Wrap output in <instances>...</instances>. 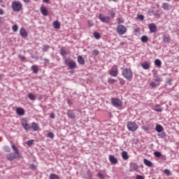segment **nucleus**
Here are the masks:
<instances>
[{"instance_id": "obj_41", "label": "nucleus", "mask_w": 179, "mask_h": 179, "mask_svg": "<svg viewBox=\"0 0 179 179\" xmlns=\"http://www.w3.org/2000/svg\"><path fill=\"white\" fill-rule=\"evenodd\" d=\"M164 174H166V176H170V174H171V171H170V170H169V169H165V170L164 171Z\"/></svg>"}, {"instance_id": "obj_23", "label": "nucleus", "mask_w": 179, "mask_h": 179, "mask_svg": "<svg viewBox=\"0 0 179 179\" xmlns=\"http://www.w3.org/2000/svg\"><path fill=\"white\" fill-rule=\"evenodd\" d=\"M31 69H32L33 73H38V66L33 65L31 66Z\"/></svg>"}, {"instance_id": "obj_38", "label": "nucleus", "mask_w": 179, "mask_h": 179, "mask_svg": "<svg viewBox=\"0 0 179 179\" xmlns=\"http://www.w3.org/2000/svg\"><path fill=\"white\" fill-rule=\"evenodd\" d=\"M164 41L165 43H169V41H170V38L168 36L164 35Z\"/></svg>"}, {"instance_id": "obj_49", "label": "nucleus", "mask_w": 179, "mask_h": 179, "mask_svg": "<svg viewBox=\"0 0 179 179\" xmlns=\"http://www.w3.org/2000/svg\"><path fill=\"white\" fill-rule=\"evenodd\" d=\"M98 177H99V178H100V179H105L104 176L103 175V173H98Z\"/></svg>"}, {"instance_id": "obj_21", "label": "nucleus", "mask_w": 179, "mask_h": 179, "mask_svg": "<svg viewBox=\"0 0 179 179\" xmlns=\"http://www.w3.org/2000/svg\"><path fill=\"white\" fill-rule=\"evenodd\" d=\"M141 66L143 69H149L150 68V64L148 62H144L141 64Z\"/></svg>"}, {"instance_id": "obj_19", "label": "nucleus", "mask_w": 179, "mask_h": 179, "mask_svg": "<svg viewBox=\"0 0 179 179\" xmlns=\"http://www.w3.org/2000/svg\"><path fill=\"white\" fill-rule=\"evenodd\" d=\"M77 61L80 65H85V59L82 56H78Z\"/></svg>"}, {"instance_id": "obj_52", "label": "nucleus", "mask_w": 179, "mask_h": 179, "mask_svg": "<svg viewBox=\"0 0 179 179\" xmlns=\"http://www.w3.org/2000/svg\"><path fill=\"white\" fill-rule=\"evenodd\" d=\"M50 118H52V120H54V118H55V114H54V113H50Z\"/></svg>"}, {"instance_id": "obj_46", "label": "nucleus", "mask_w": 179, "mask_h": 179, "mask_svg": "<svg viewBox=\"0 0 179 179\" xmlns=\"http://www.w3.org/2000/svg\"><path fill=\"white\" fill-rule=\"evenodd\" d=\"M109 15L111 16V17L114 18L115 17V13L113 10L109 11Z\"/></svg>"}, {"instance_id": "obj_7", "label": "nucleus", "mask_w": 179, "mask_h": 179, "mask_svg": "<svg viewBox=\"0 0 179 179\" xmlns=\"http://www.w3.org/2000/svg\"><path fill=\"white\" fill-rule=\"evenodd\" d=\"M65 64L69 66V69H75V68H76V63L72 59H66Z\"/></svg>"}, {"instance_id": "obj_4", "label": "nucleus", "mask_w": 179, "mask_h": 179, "mask_svg": "<svg viewBox=\"0 0 179 179\" xmlns=\"http://www.w3.org/2000/svg\"><path fill=\"white\" fill-rule=\"evenodd\" d=\"M127 127V129L131 131V132H135V131L138 129V124H136L134 122H128Z\"/></svg>"}, {"instance_id": "obj_59", "label": "nucleus", "mask_w": 179, "mask_h": 179, "mask_svg": "<svg viewBox=\"0 0 179 179\" xmlns=\"http://www.w3.org/2000/svg\"><path fill=\"white\" fill-rule=\"evenodd\" d=\"M0 15H3V9L0 8Z\"/></svg>"}, {"instance_id": "obj_54", "label": "nucleus", "mask_w": 179, "mask_h": 179, "mask_svg": "<svg viewBox=\"0 0 179 179\" xmlns=\"http://www.w3.org/2000/svg\"><path fill=\"white\" fill-rule=\"evenodd\" d=\"M117 22H118L119 24H120V23H124V20H122V19H121V18H119V19L117 20Z\"/></svg>"}, {"instance_id": "obj_27", "label": "nucleus", "mask_w": 179, "mask_h": 179, "mask_svg": "<svg viewBox=\"0 0 179 179\" xmlns=\"http://www.w3.org/2000/svg\"><path fill=\"white\" fill-rule=\"evenodd\" d=\"M162 8L164 10H170V5L167 3H162Z\"/></svg>"}, {"instance_id": "obj_34", "label": "nucleus", "mask_w": 179, "mask_h": 179, "mask_svg": "<svg viewBox=\"0 0 179 179\" xmlns=\"http://www.w3.org/2000/svg\"><path fill=\"white\" fill-rule=\"evenodd\" d=\"M49 50H50V45H43L42 51H44V52H47V51H48Z\"/></svg>"}, {"instance_id": "obj_25", "label": "nucleus", "mask_w": 179, "mask_h": 179, "mask_svg": "<svg viewBox=\"0 0 179 179\" xmlns=\"http://www.w3.org/2000/svg\"><path fill=\"white\" fill-rule=\"evenodd\" d=\"M52 24L55 29H58L59 27H61V23H59V21L58 20L54 21Z\"/></svg>"}, {"instance_id": "obj_47", "label": "nucleus", "mask_w": 179, "mask_h": 179, "mask_svg": "<svg viewBox=\"0 0 179 179\" xmlns=\"http://www.w3.org/2000/svg\"><path fill=\"white\" fill-rule=\"evenodd\" d=\"M3 150H4L5 152H7L8 153H9V152H10V148H9V146H5V147L3 148Z\"/></svg>"}, {"instance_id": "obj_64", "label": "nucleus", "mask_w": 179, "mask_h": 179, "mask_svg": "<svg viewBox=\"0 0 179 179\" xmlns=\"http://www.w3.org/2000/svg\"><path fill=\"white\" fill-rule=\"evenodd\" d=\"M44 61L45 62H48V59H44Z\"/></svg>"}, {"instance_id": "obj_10", "label": "nucleus", "mask_w": 179, "mask_h": 179, "mask_svg": "<svg viewBox=\"0 0 179 179\" xmlns=\"http://www.w3.org/2000/svg\"><path fill=\"white\" fill-rule=\"evenodd\" d=\"M99 19L102 22V23H110V17L108 16H103L102 14H100L99 15Z\"/></svg>"}, {"instance_id": "obj_39", "label": "nucleus", "mask_w": 179, "mask_h": 179, "mask_svg": "<svg viewBox=\"0 0 179 179\" xmlns=\"http://www.w3.org/2000/svg\"><path fill=\"white\" fill-rule=\"evenodd\" d=\"M18 58H19V59H20V61H26V57H24L22 55H19Z\"/></svg>"}, {"instance_id": "obj_16", "label": "nucleus", "mask_w": 179, "mask_h": 179, "mask_svg": "<svg viewBox=\"0 0 179 179\" xmlns=\"http://www.w3.org/2000/svg\"><path fill=\"white\" fill-rule=\"evenodd\" d=\"M109 160L112 164H117L118 163V159L114 155H109Z\"/></svg>"}, {"instance_id": "obj_1", "label": "nucleus", "mask_w": 179, "mask_h": 179, "mask_svg": "<svg viewBox=\"0 0 179 179\" xmlns=\"http://www.w3.org/2000/svg\"><path fill=\"white\" fill-rule=\"evenodd\" d=\"M11 148H12L14 152L8 154L6 155V158L10 162H12V161L15 160V159H19V158L22 157V155H20V152H19V150L17 149V147H16V145L13 144L11 145Z\"/></svg>"}, {"instance_id": "obj_63", "label": "nucleus", "mask_w": 179, "mask_h": 179, "mask_svg": "<svg viewBox=\"0 0 179 179\" xmlns=\"http://www.w3.org/2000/svg\"><path fill=\"white\" fill-rule=\"evenodd\" d=\"M120 83H125V81L123 79H122L120 80Z\"/></svg>"}, {"instance_id": "obj_24", "label": "nucleus", "mask_w": 179, "mask_h": 179, "mask_svg": "<svg viewBox=\"0 0 179 179\" xmlns=\"http://www.w3.org/2000/svg\"><path fill=\"white\" fill-rule=\"evenodd\" d=\"M49 179H61L59 176L55 174V173H50L49 176Z\"/></svg>"}, {"instance_id": "obj_15", "label": "nucleus", "mask_w": 179, "mask_h": 179, "mask_svg": "<svg viewBox=\"0 0 179 179\" xmlns=\"http://www.w3.org/2000/svg\"><path fill=\"white\" fill-rule=\"evenodd\" d=\"M40 10H41V13H42L43 16H48V10H47V8L42 6L41 7Z\"/></svg>"}, {"instance_id": "obj_3", "label": "nucleus", "mask_w": 179, "mask_h": 179, "mask_svg": "<svg viewBox=\"0 0 179 179\" xmlns=\"http://www.w3.org/2000/svg\"><path fill=\"white\" fill-rule=\"evenodd\" d=\"M11 8L14 12H20L23 8V4L19 1H14L12 2Z\"/></svg>"}, {"instance_id": "obj_43", "label": "nucleus", "mask_w": 179, "mask_h": 179, "mask_svg": "<svg viewBox=\"0 0 179 179\" xmlns=\"http://www.w3.org/2000/svg\"><path fill=\"white\" fill-rule=\"evenodd\" d=\"M137 19L142 21L145 19V16H143V15H137Z\"/></svg>"}, {"instance_id": "obj_48", "label": "nucleus", "mask_w": 179, "mask_h": 179, "mask_svg": "<svg viewBox=\"0 0 179 179\" xmlns=\"http://www.w3.org/2000/svg\"><path fill=\"white\" fill-rule=\"evenodd\" d=\"M29 168H30L31 170H36V169H37V166H36L35 164H31L30 165Z\"/></svg>"}, {"instance_id": "obj_2", "label": "nucleus", "mask_w": 179, "mask_h": 179, "mask_svg": "<svg viewBox=\"0 0 179 179\" xmlns=\"http://www.w3.org/2000/svg\"><path fill=\"white\" fill-rule=\"evenodd\" d=\"M122 75L125 79H132L134 77V72L129 68H125L122 71Z\"/></svg>"}, {"instance_id": "obj_53", "label": "nucleus", "mask_w": 179, "mask_h": 179, "mask_svg": "<svg viewBox=\"0 0 179 179\" xmlns=\"http://www.w3.org/2000/svg\"><path fill=\"white\" fill-rule=\"evenodd\" d=\"M136 179H145V178H143V176H142L141 175H137L136 176Z\"/></svg>"}, {"instance_id": "obj_6", "label": "nucleus", "mask_w": 179, "mask_h": 179, "mask_svg": "<svg viewBox=\"0 0 179 179\" xmlns=\"http://www.w3.org/2000/svg\"><path fill=\"white\" fill-rule=\"evenodd\" d=\"M116 31L118 34L122 36L123 34H125V33H127V27L124 25L119 24L116 28Z\"/></svg>"}, {"instance_id": "obj_36", "label": "nucleus", "mask_w": 179, "mask_h": 179, "mask_svg": "<svg viewBox=\"0 0 179 179\" xmlns=\"http://www.w3.org/2000/svg\"><path fill=\"white\" fill-rule=\"evenodd\" d=\"M94 37L96 40H99V38L101 37V36L100 35V34L99 32H94Z\"/></svg>"}, {"instance_id": "obj_60", "label": "nucleus", "mask_w": 179, "mask_h": 179, "mask_svg": "<svg viewBox=\"0 0 179 179\" xmlns=\"http://www.w3.org/2000/svg\"><path fill=\"white\" fill-rule=\"evenodd\" d=\"M23 2H24L25 3H29V2H30V0H22Z\"/></svg>"}, {"instance_id": "obj_29", "label": "nucleus", "mask_w": 179, "mask_h": 179, "mask_svg": "<svg viewBox=\"0 0 179 179\" xmlns=\"http://www.w3.org/2000/svg\"><path fill=\"white\" fill-rule=\"evenodd\" d=\"M122 159H124V160H128V152H127L126 151H122Z\"/></svg>"}, {"instance_id": "obj_22", "label": "nucleus", "mask_w": 179, "mask_h": 179, "mask_svg": "<svg viewBox=\"0 0 179 179\" xmlns=\"http://www.w3.org/2000/svg\"><path fill=\"white\" fill-rule=\"evenodd\" d=\"M143 163L145 166H148V167H152L153 166L152 162L149 161L148 159H144Z\"/></svg>"}, {"instance_id": "obj_14", "label": "nucleus", "mask_w": 179, "mask_h": 179, "mask_svg": "<svg viewBox=\"0 0 179 179\" xmlns=\"http://www.w3.org/2000/svg\"><path fill=\"white\" fill-rule=\"evenodd\" d=\"M20 34L21 37H24V38H26L28 36L27 31H26V29L23 27H22L20 29Z\"/></svg>"}, {"instance_id": "obj_31", "label": "nucleus", "mask_w": 179, "mask_h": 179, "mask_svg": "<svg viewBox=\"0 0 179 179\" xmlns=\"http://www.w3.org/2000/svg\"><path fill=\"white\" fill-rule=\"evenodd\" d=\"M155 64L156 66H158V68H160V66H162V61H160L159 59H156L155 60Z\"/></svg>"}, {"instance_id": "obj_58", "label": "nucleus", "mask_w": 179, "mask_h": 179, "mask_svg": "<svg viewBox=\"0 0 179 179\" xmlns=\"http://www.w3.org/2000/svg\"><path fill=\"white\" fill-rule=\"evenodd\" d=\"M149 13H152V15H155V10H149L148 11Z\"/></svg>"}, {"instance_id": "obj_35", "label": "nucleus", "mask_w": 179, "mask_h": 179, "mask_svg": "<svg viewBox=\"0 0 179 179\" xmlns=\"http://www.w3.org/2000/svg\"><path fill=\"white\" fill-rule=\"evenodd\" d=\"M141 39L142 43H148V41L149 40V38L146 36H141Z\"/></svg>"}, {"instance_id": "obj_33", "label": "nucleus", "mask_w": 179, "mask_h": 179, "mask_svg": "<svg viewBox=\"0 0 179 179\" xmlns=\"http://www.w3.org/2000/svg\"><path fill=\"white\" fill-rule=\"evenodd\" d=\"M153 155H154V156H155V157H162L163 156V155L162 154V152H159V151H155V152H154Z\"/></svg>"}, {"instance_id": "obj_50", "label": "nucleus", "mask_w": 179, "mask_h": 179, "mask_svg": "<svg viewBox=\"0 0 179 179\" xmlns=\"http://www.w3.org/2000/svg\"><path fill=\"white\" fill-rule=\"evenodd\" d=\"M92 54L93 55H99V50H92Z\"/></svg>"}, {"instance_id": "obj_20", "label": "nucleus", "mask_w": 179, "mask_h": 179, "mask_svg": "<svg viewBox=\"0 0 179 179\" xmlns=\"http://www.w3.org/2000/svg\"><path fill=\"white\" fill-rule=\"evenodd\" d=\"M31 129H32L34 131H38V124L36 122H32L31 126Z\"/></svg>"}, {"instance_id": "obj_40", "label": "nucleus", "mask_w": 179, "mask_h": 179, "mask_svg": "<svg viewBox=\"0 0 179 179\" xmlns=\"http://www.w3.org/2000/svg\"><path fill=\"white\" fill-rule=\"evenodd\" d=\"M34 143V140H29L27 142L28 146H31Z\"/></svg>"}, {"instance_id": "obj_8", "label": "nucleus", "mask_w": 179, "mask_h": 179, "mask_svg": "<svg viewBox=\"0 0 179 179\" xmlns=\"http://www.w3.org/2000/svg\"><path fill=\"white\" fill-rule=\"evenodd\" d=\"M108 73L109 75H110V76H113V78H115L118 76V69H117V66L114 65L109 71Z\"/></svg>"}, {"instance_id": "obj_57", "label": "nucleus", "mask_w": 179, "mask_h": 179, "mask_svg": "<svg viewBox=\"0 0 179 179\" xmlns=\"http://www.w3.org/2000/svg\"><path fill=\"white\" fill-rule=\"evenodd\" d=\"M3 74L0 73V80H2L3 79Z\"/></svg>"}, {"instance_id": "obj_44", "label": "nucleus", "mask_w": 179, "mask_h": 179, "mask_svg": "<svg viewBox=\"0 0 179 179\" xmlns=\"http://www.w3.org/2000/svg\"><path fill=\"white\" fill-rule=\"evenodd\" d=\"M48 138H50V139H54V133L52 132H49L48 134Z\"/></svg>"}, {"instance_id": "obj_17", "label": "nucleus", "mask_w": 179, "mask_h": 179, "mask_svg": "<svg viewBox=\"0 0 179 179\" xmlns=\"http://www.w3.org/2000/svg\"><path fill=\"white\" fill-rule=\"evenodd\" d=\"M16 113L20 116L24 115V109H23L22 108H17Z\"/></svg>"}, {"instance_id": "obj_28", "label": "nucleus", "mask_w": 179, "mask_h": 179, "mask_svg": "<svg viewBox=\"0 0 179 179\" xmlns=\"http://www.w3.org/2000/svg\"><path fill=\"white\" fill-rule=\"evenodd\" d=\"M154 110L155 111H157V113H162V111H163V108H162L160 105H156Z\"/></svg>"}, {"instance_id": "obj_5", "label": "nucleus", "mask_w": 179, "mask_h": 179, "mask_svg": "<svg viewBox=\"0 0 179 179\" xmlns=\"http://www.w3.org/2000/svg\"><path fill=\"white\" fill-rule=\"evenodd\" d=\"M110 101L114 107L117 108L122 107V101L117 98H111Z\"/></svg>"}, {"instance_id": "obj_26", "label": "nucleus", "mask_w": 179, "mask_h": 179, "mask_svg": "<svg viewBox=\"0 0 179 179\" xmlns=\"http://www.w3.org/2000/svg\"><path fill=\"white\" fill-rule=\"evenodd\" d=\"M154 80L155 82H163V78H162L160 76L155 75L154 76Z\"/></svg>"}, {"instance_id": "obj_9", "label": "nucleus", "mask_w": 179, "mask_h": 179, "mask_svg": "<svg viewBox=\"0 0 179 179\" xmlns=\"http://www.w3.org/2000/svg\"><path fill=\"white\" fill-rule=\"evenodd\" d=\"M22 126L23 127L25 131H31V126L27 122V120L22 119L21 121Z\"/></svg>"}, {"instance_id": "obj_12", "label": "nucleus", "mask_w": 179, "mask_h": 179, "mask_svg": "<svg viewBox=\"0 0 179 179\" xmlns=\"http://www.w3.org/2000/svg\"><path fill=\"white\" fill-rule=\"evenodd\" d=\"M66 115L70 120H75V118H76V115H75L72 110H67Z\"/></svg>"}, {"instance_id": "obj_61", "label": "nucleus", "mask_w": 179, "mask_h": 179, "mask_svg": "<svg viewBox=\"0 0 179 179\" xmlns=\"http://www.w3.org/2000/svg\"><path fill=\"white\" fill-rule=\"evenodd\" d=\"M43 2H44V3H48V2H50V0H43Z\"/></svg>"}, {"instance_id": "obj_42", "label": "nucleus", "mask_w": 179, "mask_h": 179, "mask_svg": "<svg viewBox=\"0 0 179 179\" xmlns=\"http://www.w3.org/2000/svg\"><path fill=\"white\" fill-rule=\"evenodd\" d=\"M13 30L14 31H17V30H19V27L17 26V24H15L13 26Z\"/></svg>"}, {"instance_id": "obj_11", "label": "nucleus", "mask_w": 179, "mask_h": 179, "mask_svg": "<svg viewBox=\"0 0 179 179\" xmlns=\"http://www.w3.org/2000/svg\"><path fill=\"white\" fill-rule=\"evenodd\" d=\"M130 171H139V166L136 163H131L130 164Z\"/></svg>"}, {"instance_id": "obj_62", "label": "nucleus", "mask_w": 179, "mask_h": 179, "mask_svg": "<svg viewBox=\"0 0 179 179\" xmlns=\"http://www.w3.org/2000/svg\"><path fill=\"white\" fill-rule=\"evenodd\" d=\"M68 104L69 106H72V102L71 101V100H68Z\"/></svg>"}, {"instance_id": "obj_18", "label": "nucleus", "mask_w": 179, "mask_h": 179, "mask_svg": "<svg viewBox=\"0 0 179 179\" xmlns=\"http://www.w3.org/2000/svg\"><path fill=\"white\" fill-rule=\"evenodd\" d=\"M155 131L160 134V132H163V131H164V129L162 124H157L155 127Z\"/></svg>"}, {"instance_id": "obj_30", "label": "nucleus", "mask_w": 179, "mask_h": 179, "mask_svg": "<svg viewBox=\"0 0 179 179\" xmlns=\"http://www.w3.org/2000/svg\"><path fill=\"white\" fill-rule=\"evenodd\" d=\"M117 82V80L114 78H109L108 79V83L109 85H115V83Z\"/></svg>"}, {"instance_id": "obj_37", "label": "nucleus", "mask_w": 179, "mask_h": 179, "mask_svg": "<svg viewBox=\"0 0 179 179\" xmlns=\"http://www.w3.org/2000/svg\"><path fill=\"white\" fill-rule=\"evenodd\" d=\"M68 53L66 52V51L64 49H61L60 50V55H62V57H65V55H66Z\"/></svg>"}, {"instance_id": "obj_56", "label": "nucleus", "mask_w": 179, "mask_h": 179, "mask_svg": "<svg viewBox=\"0 0 179 179\" xmlns=\"http://www.w3.org/2000/svg\"><path fill=\"white\" fill-rule=\"evenodd\" d=\"M168 83H169V86H171V85H173V81L171 80H169L168 81Z\"/></svg>"}, {"instance_id": "obj_55", "label": "nucleus", "mask_w": 179, "mask_h": 179, "mask_svg": "<svg viewBox=\"0 0 179 179\" xmlns=\"http://www.w3.org/2000/svg\"><path fill=\"white\" fill-rule=\"evenodd\" d=\"M143 131H149V128L148 127H143Z\"/></svg>"}, {"instance_id": "obj_45", "label": "nucleus", "mask_w": 179, "mask_h": 179, "mask_svg": "<svg viewBox=\"0 0 179 179\" xmlns=\"http://www.w3.org/2000/svg\"><path fill=\"white\" fill-rule=\"evenodd\" d=\"M150 86L151 87H157V84H156V83L155 81H152L150 83Z\"/></svg>"}, {"instance_id": "obj_32", "label": "nucleus", "mask_w": 179, "mask_h": 179, "mask_svg": "<svg viewBox=\"0 0 179 179\" xmlns=\"http://www.w3.org/2000/svg\"><path fill=\"white\" fill-rule=\"evenodd\" d=\"M27 97L29 99V100L34 101L36 100V95L31 93H29L27 95Z\"/></svg>"}, {"instance_id": "obj_51", "label": "nucleus", "mask_w": 179, "mask_h": 179, "mask_svg": "<svg viewBox=\"0 0 179 179\" xmlns=\"http://www.w3.org/2000/svg\"><path fill=\"white\" fill-rule=\"evenodd\" d=\"M88 26H89L90 27H92V26H93V21L89 20H88Z\"/></svg>"}, {"instance_id": "obj_13", "label": "nucleus", "mask_w": 179, "mask_h": 179, "mask_svg": "<svg viewBox=\"0 0 179 179\" xmlns=\"http://www.w3.org/2000/svg\"><path fill=\"white\" fill-rule=\"evenodd\" d=\"M148 27H149L151 33H156V31L157 30V27H156V24L155 23L150 24L148 25Z\"/></svg>"}]
</instances>
